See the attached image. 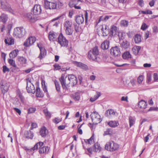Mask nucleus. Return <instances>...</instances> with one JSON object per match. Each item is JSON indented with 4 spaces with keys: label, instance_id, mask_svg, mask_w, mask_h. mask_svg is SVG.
Returning <instances> with one entry per match:
<instances>
[{
    "label": "nucleus",
    "instance_id": "1",
    "mask_svg": "<svg viewBox=\"0 0 158 158\" xmlns=\"http://www.w3.org/2000/svg\"><path fill=\"white\" fill-rule=\"evenodd\" d=\"M99 52L97 47L93 48L92 50H90L88 52V56L91 60L97 62L99 58L98 56Z\"/></svg>",
    "mask_w": 158,
    "mask_h": 158
},
{
    "label": "nucleus",
    "instance_id": "2",
    "mask_svg": "<svg viewBox=\"0 0 158 158\" xmlns=\"http://www.w3.org/2000/svg\"><path fill=\"white\" fill-rule=\"evenodd\" d=\"M26 34L25 29L23 27H17L14 30L13 35L16 38H21Z\"/></svg>",
    "mask_w": 158,
    "mask_h": 158
},
{
    "label": "nucleus",
    "instance_id": "3",
    "mask_svg": "<svg viewBox=\"0 0 158 158\" xmlns=\"http://www.w3.org/2000/svg\"><path fill=\"white\" fill-rule=\"evenodd\" d=\"M59 80L63 89L65 90H68V88L70 86V81H69L68 76L62 75Z\"/></svg>",
    "mask_w": 158,
    "mask_h": 158
},
{
    "label": "nucleus",
    "instance_id": "4",
    "mask_svg": "<svg viewBox=\"0 0 158 158\" xmlns=\"http://www.w3.org/2000/svg\"><path fill=\"white\" fill-rule=\"evenodd\" d=\"M119 147V145L112 141L108 142L105 145V149L107 151L113 152Z\"/></svg>",
    "mask_w": 158,
    "mask_h": 158
},
{
    "label": "nucleus",
    "instance_id": "5",
    "mask_svg": "<svg viewBox=\"0 0 158 158\" xmlns=\"http://www.w3.org/2000/svg\"><path fill=\"white\" fill-rule=\"evenodd\" d=\"M93 123L97 124L100 123L102 121L100 116L96 111H94L90 115Z\"/></svg>",
    "mask_w": 158,
    "mask_h": 158
},
{
    "label": "nucleus",
    "instance_id": "6",
    "mask_svg": "<svg viewBox=\"0 0 158 158\" xmlns=\"http://www.w3.org/2000/svg\"><path fill=\"white\" fill-rule=\"evenodd\" d=\"M58 42L62 47L67 46L69 43L68 41L62 33H60L59 36Z\"/></svg>",
    "mask_w": 158,
    "mask_h": 158
},
{
    "label": "nucleus",
    "instance_id": "7",
    "mask_svg": "<svg viewBox=\"0 0 158 158\" xmlns=\"http://www.w3.org/2000/svg\"><path fill=\"white\" fill-rule=\"evenodd\" d=\"M35 40L36 38L35 37L33 36L30 37L24 42L23 45L26 47H29L32 45Z\"/></svg>",
    "mask_w": 158,
    "mask_h": 158
},
{
    "label": "nucleus",
    "instance_id": "8",
    "mask_svg": "<svg viewBox=\"0 0 158 158\" xmlns=\"http://www.w3.org/2000/svg\"><path fill=\"white\" fill-rule=\"evenodd\" d=\"M32 10L34 15H40L42 11L41 6L38 4L35 5L32 9Z\"/></svg>",
    "mask_w": 158,
    "mask_h": 158
},
{
    "label": "nucleus",
    "instance_id": "9",
    "mask_svg": "<svg viewBox=\"0 0 158 158\" xmlns=\"http://www.w3.org/2000/svg\"><path fill=\"white\" fill-rule=\"evenodd\" d=\"M147 105V102L143 100H141L138 104L139 107L143 110L144 113H147L148 111V110L146 109Z\"/></svg>",
    "mask_w": 158,
    "mask_h": 158
},
{
    "label": "nucleus",
    "instance_id": "10",
    "mask_svg": "<svg viewBox=\"0 0 158 158\" xmlns=\"http://www.w3.org/2000/svg\"><path fill=\"white\" fill-rule=\"evenodd\" d=\"M70 82V85L73 86L75 85L77 82V77L74 75L69 74L68 75Z\"/></svg>",
    "mask_w": 158,
    "mask_h": 158
},
{
    "label": "nucleus",
    "instance_id": "11",
    "mask_svg": "<svg viewBox=\"0 0 158 158\" xmlns=\"http://www.w3.org/2000/svg\"><path fill=\"white\" fill-rule=\"evenodd\" d=\"M57 3L48 2L44 3V6L46 9H54L56 8Z\"/></svg>",
    "mask_w": 158,
    "mask_h": 158
},
{
    "label": "nucleus",
    "instance_id": "12",
    "mask_svg": "<svg viewBox=\"0 0 158 158\" xmlns=\"http://www.w3.org/2000/svg\"><path fill=\"white\" fill-rule=\"evenodd\" d=\"M110 53L111 55L115 56H120L121 54L120 49L117 46L112 48L110 49Z\"/></svg>",
    "mask_w": 158,
    "mask_h": 158
},
{
    "label": "nucleus",
    "instance_id": "13",
    "mask_svg": "<svg viewBox=\"0 0 158 158\" xmlns=\"http://www.w3.org/2000/svg\"><path fill=\"white\" fill-rule=\"evenodd\" d=\"M1 88L2 93L4 94L8 90L9 85L4 81H1L0 82Z\"/></svg>",
    "mask_w": 158,
    "mask_h": 158
},
{
    "label": "nucleus",
    "instance_id": "14",
    "mask_svg": "<svg viewBox=\"0 0 158 158\" xmlns=\"http://www.w3.org/2000/svg\"><path fill=\"white\" fill-rule=\"evenodd\" d=\"M25 17L31 22H34L37 20V18L31 13H28L25 15Z\"/></svg>",
    "mask_w": 158,
    "mask_h": 158
},
{
    "label": "nucleus",
    "instance_id": "15",
    "mask_svg": "<svg viewBox=\"0 0 158 158\" xmlns=\"http://www.w3.org/2000/svg\"><path fill=\"white\" fill-rule=\"evenodd\" d=\"M118 32L117 27L114 25H113L111 27L110 31V36H115L117 35Z\"/></svg>",
    "mask_w": 158,
    "mask_h": 158
},
{
    "label": "nucleus",
    "instance_id": "16",
    "mask_svg": "<svg viewBox=\"0 0 158 158\" xmlns=\"http://www.w3.org/2000/svg\"><path fill=\"white\" fill-rule=\"evenodd\" d=\"M48 134V130L45 127H43L40 128V134L42 137H45Z\"/></svg>",
    "mask_w": 158,
    "mask_h": 158
},
{
    "label": "nucleus",
    "instance_id": "17",
    "mask_svg": "<svg viewBox=\"0 0 158 158\" xmlns=\"http://www.w3.org/2000/svg\"><path fill=\"white\" fill-rule=\"evenodd\" d=\"M75 20L77 24H80L84 22V18L83 15H77L75 17Z\"/></svg>",
    "mask_w": 158,
    "mask_h": 158
},
{
    "label": "nucleus",
    "instance_id": "18",
    "mask_svg": "<svg viewBox=\"0 0 158 158\" xmlns=\"http://www.w3.org/2000/svg\"><path fill=\"white\" fill-rule=\"evenodd\" d=\"M4 42L6 44L8 45H13L14 44V40L12 37H6L5 39Z\"/></svg>",
    "mask_w": 158,
    "mask_h": 158
},
{
    "label": "nucleus",
    "instance_id": "19",
    "mask_svg": "<svg viewBox=\"0 0 158 158\" xmlns=\"http://www.w3.org/2000/svg\"><path fill=\"white\" fill-rule=\"evenodd\" d=\"M57 34L54 31H51L48 34V39L50 41H54V39L56 38Z\"/></svg>",
    "mask_w": 158,
    "mask_h": 158
},
{
    "label": "nucleus",
    "instance_id": "20",
    "mask_svg": "<svg viewBox=\"0 0 158 158\" xmlns=\"http://www.w3.org/2000/svg\"><path fill=\"white\" fill-rule=\"evenodd\" d=\"M24 135L26 138L32 139L34 136V134L30 131H26L24 132Z\"/></svg>",
    "mask_w": 158,
    "mask_h": 158
},
{
    "label": "nucleus",
    "instance_id": "21",
    "mask_svg": "<svg viewBox=\"0 0 158 158\" xmlns=\"http://www.w3.org/2000/svg\"><path fill=\"white\" fill-rule=\"evenodd\" d=\"M115 112L112 109H110L106 110L105 112V115L107 117H110V116H114L115 114Z\"/></svg>",
    "mask_w": 158,
    "mask_h": 158
},
{
    "label": "nucleus",
    "instance_id": "22",
    "mask_svg": "<svg viewBox=\"0 0 158 158\" xmlns=\"http://www.w3.org/2000/svg\"><path fill=\"white\" fill-rule=\"evenodd\" d=\"M109 41L107 40H105L101 44V48L103 50H106L109 47Z\"/></svg>",
    "mask_w": 158,
    "mask_h": 158
},
{
    "label": "nucleus",
    "instance_id": "23",
    "mask_svg": "<svg viewBox=\"0 0 158 158\" xmlns=\"http://www.w3.org/2000/svg\"><path fill=\"white\" fill-rule=\"evenodd\" d=\"M36 96L37 97L42 98L44 96V94L41 91L39 85L36 87Z\"/></svg>",
    "mask_w": 158,
    "mask_h": 158
},
{
    "label": "nucleus",
    "instance_id": "24",
    "mask_svg": "<svg viewBox=\"0 0 158 158\" xmlns=\"http://www.w3.org/2000/svg\"><path fill=\"white\" fill-rule=\"evenodd\" d=\"M40 51V53L38 56V58L41 60L45 57L46 55L47 52L44 48H41Z\"/></svg>",
    "mask_w": 158,
    "mask_h": 158
},
{
    "label": "nucleus",
    "instance_id": "25",
    "mask_svg": "<svg viewBox=\"0 0 158 158\" xmlns=\"http://www.w3.org/2000/svg\"><path fill=\"white\" fill-rule=\"evenodd\" d=\"M101 149L100 144L98 143H95L93 147V151L95 152H99L101 150Z\"/></svg>",
    "mask_w": 158,
    "mask_h": 158
},
{
    "label": "nucleus",
    "instance_id": "26",
    "mask_svg": "<svg viewBox=\"0 0 158 158\" xmlns=\"http://www.w3.org/2000/svg\"><path fill=\"white\" fill-rule=\"evenodd\" d=\"M75 64L77 66L81 67L83 69L86 70L88 68L87 66L86 65L81 62L75 61Z\"/></svg>",
    "mask_w": 158,
    "mask_h": 158
},
{
    "label": "nucleus",
    "instance_id": "27",
    "mask_svg": "<svg viewBox=\"0 0 158 158\" xmlns=\"http://www.w3.org/2000/svg\"><path fill=\"white\" fill-rule=\"evenodd\" d=\"M108 124L111 127H115L118 125L119 123L117 121H110L108 123Z\"/></svg>",
    "mask_w": 158,
    "mask_h": 158
},
{
    "label": "nucleus",
    "instance_id": "28",
    "mask_svg": "<svg viewBox=\"0 0 158 158\" xmlns=\"http://www.w3.org/2000/svg\"><path fill=\"white\" fill-rule=\"evenodd\" d=\"M49 150V148L48 147H43L40 148L39 150V152L40 153H48Z\"/></svg>",
    "mask_w": 158,
    "mask_h": 158
},
{
    "label": "nucleus",
    "instance_id": "29",
    "mask_svg": "<svg viewBox=\"0 0 158 158\" xmlns=\"http://www.w3.org/2000/svg\"><path fill=\"white\" fill-rule=\"evenodd\" d=\"M81 2L80 0H72L69 3V6L71 7H72L77 5L79 2Z\"/></svg>",
    "mask_w": 158,
    "mask_h": 158
},
{
    "label": "nucleus",
    "instance_id": "30",
    "mask_svg": "<svg viewBox=\"0 0 158 158\" xmlns=\"http://www.w3.org/2000/svg\"><path fill=\"white\" fill-rule=\"evenodd\" d=\"M72 22L69 20L66 21L64 23V29L72 27Z\"/></svg>",
    "mask_w": 158,
    "mask_h": 158
},
{
    "label": "nucleus",
    "instance_id": "31",
    "mask_svg": "<svg viewBox=\"0 0 158 158\" xmlns=\"http://www.w3.org/2000/svg\"><path fill=\"white\" fill-rule=\"evenodd\" d=\"M140 48L141 47L140 46H135L133 48L132 51L134 54L136 55L138 54Z\"/></svg>",
    "mask_w": 158,
    "mask_h": 158
},
{
    "label": "nucleus",
    "instance_id": "32",
    "mask_svg": "<svg viewBox=\"0 0 158 158\" xmlns=\"http://www.w3.org/2000/svg\"><path fill=\"white\" fill-rule=\"evenodd\" d=\"M80 93L76 92L74 94L72 95V97L75 100L79 101L80 98Z\"/></svg>",
    "mask_w": 158,
    "mask_h": 158
},
{
    "label": "nucleus",
    "instance_id": "33",
    "mask_svg": "<svg viewBox=\"0 0 158 158\" xmlns=\"http://www.w3.org/2000/svg\"><path fill=\"white\" fill-rule=\"evenodd\" d=\"M65 33L67 35H71L73 31V27L65 29Z\"/></svg>",
    "mask_w": 158,
    "mask_h": 158
},
{
    "label": "nucleus",
    "instance_id": "34",
    "mask_svg": "<svg viewBox=\"0 0 158 158\" xmlns=\"http://www.w3.org/2000/svg\"><path fill=\"white\" fill-rule=\"evenodd\" d=\"M8 19L7 15L4 14H2L0 16V21L4 23H5Z\"/></svg>",
    "mask_w": 158,
    "mask_h": 158
},
{
    "label": "nucleus",
    "instance_id": "35",
    "mask_svg": "<svg viewBox=\"0 0 158 158\" xmlns=\"http://www.w3.org/2000/svg\"><path fill=\"white\" fill-rule=\"evenodd\" d=\"M135 43L138 44L141 41V37L140 35L136 34L135 36Z\"/></svg>",
    "mask_w": 158,
    "mask_h": 158
},
{
    "label": "nucleus",
    "instance_id": "36",
    "mask_svg": "<svg viewBox=\"0 0 158 158\" xmlns=\"http://www.w3.org/2000/svg\"><path fill=\"white\" fill-rule=\"evenodd\" d=\"M54 82L56 90L58 92H60V86L59 82L56 80H55L54 81Z\"/></svg>",
    "mask_w": 158,
    "mask_h": 158
},
{
    "label": "nucleus",
    "instance_id": "37",
    "mask_svg": "<svg viewBox=\"0 0 158 158\" xmlns=\"http://www.w3.org/2000/svg\"><path fill=\"white\" fill-rule=\"evenodd\" d=\"M129 45V43L127 40H124L121 44V46L124 48H127Z\"/></svg>",
    "mask_w": 158,
    "mask_h": 158
},
{
    "label": "nucleus",
    "instance_id": "38",
    "mask_svg": "<svg viewBox=\"0 0 158 158\" xmlns=\"http://www.w3.org/2000/svg\"><path fill=\"white\" fill-rule=\"evenodd\" d=\"M113 133L112 130L111 128H107L106 129V131H104V135H112Z\"/></svg>",
    "mask_w": 158,
    "mask_h": 158
},
{
    "label": "nucleus",
    "instance_id": "39",
    "mask_svg": "<svg viewBox=\"0 0 158 158\" xmlns=\"http://www.w3.org/2000/svg\"><path fill=\"white\" fill-rule=\"evenodd\" d=\"M85 142L88 143L90 144H91L93 143V142H94V134H93L90 139H87L86 140H85Z\"/></svg>",
    "mask_w": 158,
    "mask_h": 158
},
{
    "label": "nucleus",
    "instance_id": "40",
    "mask_svg": "<svg viewBox=\"0 0 158 158\" xmlns=\"http://www.w3.org/2000/svg\"><path fill=\"white\" fill-rule=\"evenodd\" d=\"M135 119L134 117L130 116L129 117V123L130 127H131L135 123Z\"/></svg>",
    "mask_w": 158,
    "mask_h": 158
},
{
    "label": "nucleus",
    "instance_id": "41",
    "mask_svg": "<svg viewBox=\"0 0 158 158\" xmlns=\"http://www.w3.org/2000/svg\"><path fill=\"white\" fill-rule=\"evenodd\" d=\"M18 52V51L17 52L16 50H14L10 53L9 54L10 57L12 58H15L17 56Z\"/></svg>",
    "mask_w": 158,
    "mask_h": 158
},
{
    "label": "nucleus",
    "instance_id": "42",
    "mask_svg": "<svg viewBox=\"0 0 158 158\" xmlns=\"http://www.w3.org/2000/svg\"><path fill=\"white\" fill-rule=\"evenodd\" d=\"M26 89L28 93H34L35 92V87L33 84H32V87H30V86L29 87H27Z\"/></svg>",
    "mask_w": 158,
    "mask_h": 158
},
{
    "label": "nucleus",
    "instance_id": "43",
    "mask_svg": "<svg viewBox=\"0 0 158 158\" xmlns=\"http://www.w3.org/2000/svg\"><path fill=\"white\" fill-rule=\"evenodd\" d=\"M122 57L124 59H126L131 58V55L128 52L124 53L122 55Z\"/></svg>",
    "mask_w": 158,
    "mask_h": 158
},
{
    "label": "nucleus",
    "instance_id": "44",
    "mask_svg": "<svg viewBox=\"0 0 158 158\" xmlns=\"http://www.w3.org/2000/svg\"><path fill=\"white\" fill-rule=\"evenodd\" d=\"M43 113L47 118H50L51 116V114L49 112L47 109H44L43 110Z\"/></svg>",
    "mask_w": 158,
    "mask_h": 158
},
{
    "label": "nucleus",
    "instance_id": "45",
    "mask_svg": "<svg viewBox=\"0 0 158 158\" xmlns=\"http://www.w3.org/2000/svg\"><path fill=\"white\" fill-rule=\"evenodd\" d=\"M109 18V16H105L104 17L103 16H101L99 19V22L101 21H106Z\"/></svg>",
    "mask_w": 158,
    "mask_h": 158
},
{
    "label": "nucleus",
    "instance_id": "46",
    "mask_svg": "<svg viewBox=\"0 0 158 158\" xmlns=\"http://www.w3.org/2000/svg\"><path fill=\"white\" fill-rule=\"evenodd\" d=\"M18 60L22 64H25L26 62V59L22 57H19Z\"/></svg>",
    "mask_w": 158,
    "mask_h": 158
},
{
    "label": "nucleus",
    "instance_id": "47",
    "mask_svg": "<svg viewBox=\"0 0 158 158\" xmlns=\"http://www.w3.org/2000/svg\"><path fill=\"white\" fill-rule=\"evenodd\" d=\"M1 8L5 10H10L11 8L9 7V6H7L6 5L3 4V2H2L1 4Z\"/></svg>",
    "mask_w": 158,
    "mask_h": 158
},
{
    "label": "nucleus",
    "instance_id": "48",
    "mask_svg": "<svg viewBox=\"0 0 158 158\" xmlns=\"http://www.w3.org/2000/svg\"><path fill=\"white\" fill-rule=\"evenodd\" d=\"M120 24L122 26L127 27L128 24V22L127 20H123L121 21Z\"/></svg>",
    "mask_w": 158,
    "mask_h": 158
},
{
    "label": "nucleus",
    "instance_id": "49",
    "mask_svg": "<svg viewBox=\"0 0 158 158\" xmlns=\"http://www.w3.org/2000/svg\"><path fill=\"white\" fill-rule=\"evenodd\" d=\"M59 17H57L56 18H55V19H52L51 20V23L52 24L53 26H55L56 27H57L58 26V24L59 23V22H56L54 23H52L54 21L57 20L59 19Z\"/></svg>",
    "mask_w": 158,
    "mask_h": 158
},
{
    "label": "nucleus",
    "instance_id": "50",
    "mask_svg": "<svg viewBox=\"0 0 158 158\" xmlns=\"http://www.w3.org/2000/svg\"><path fill=\"white\" fill-rule=\"evenodd\" d=\"M31 79L30 78H28L26 79V82H27V87H29L30 86V87H31V85L32 84V85L33 84L31 83Z\"/></svg>",
    "mask_w": 158,
    "mask_h": 158
},
{
    "label": "nucleus",
    "instance_id": "51",
    "mask_svg": "<svg viewBox=\"0 0 158 158\" xmlns=\"http://www.w3.org/2000/svg\"><path fill=\"white\" fill-rule=\"evenodd\" d=\"M102 31L103 36H106L108 34H109L110 31L104 30V27H103L102 28Z\"/></svg>",
    "mask_w": 158,
    "mask_h": 158
},
{
    "label": "nucleus",
    "instance_id": "52",
    "mask_svg": "<svg viewBox=\"0 0 158 158\" xmlns=\"http://www.w3.org/2000/svg\"><path fill=\"white\" fill-rule=\"evenodd\" d=\"M8 62L12 66L14 67H16V65L15 64V61L13 60L9 59Z\"/></svg>",
    "mask_w": 158,
    "mask_h": 158
},
{
    "label": "nucleus",
    "instance_id": "53",
    "mask_svg": "<svg viewBox=\"0 0 158 158\" xmlns=\"http://www.w3.org/2000/svg\"><path fill=\"white\" fill-rule=\"evenodd\" d=\"M143 77L142 75L139 76L137 78V81L138 83L140 84L143 80Z\"/></svg>",
    "mask_w": 158,
    "mask_h": 158
},
{
    "label": "nucleus",
    "instance_id": "54",
    "mask_svg": "<svg viewBox=\"0 0 158 158\" xmlns=\"http://www.w3.org/2000/svg\"><path fill=\"white\" fill-rule=\"evenodd\" d=\"M53 67H54V70L55 71L60 70L61 68V66L58 64H54L53 65Z\"/></svg>",
    "mask_w": 158,
    "mask_h": 158
},
{
    "label": "nucleus",
    "instance_id": "55",
    "mask_svg": "<svg viewBox=\"0 0 158 158\" xmlns=\"http://www.w3.org/2000/svg\"><path fill=\"white\" fill-rule=\"evenodd\" d=\"M36 109L35 108L32 107L29 108L28 110V114L34 113L36 110Z\"/></svg>",
    "mask_w": 158,
    "mask_h": 158
},
{
    "label": "nucleus",
    "instance_id": "56",
    "mask_svg": "<svg viewBox=\"0 0 158 158\" xmlns=\"http://www.w3.org/2000/svg\"><path fill=\"white\" fill-rule=\"evenodd\" d=\"M2 68L3 72L4 73H5L6 72H9L10 71V69L8 68L6 65L3 66Z\"/></svg>",
    "mask_w": 158,
    "mask_h": 158
},
{
    "label": "nucleus",
    "instance_id": "57",
    "mask_svg": "<svg viewBox=\"0 0 158 158\" xmlns=\"http://www.w3.org/2000/svg\"><path fill=\"white\" fill-rule=\"evenodd\" d=\"M148 25L145 23H143L141 27V29L143 30H145L148 28Z\"/></svg>",
    "mask_w": 158,
    "mask_h": 158
},
{
    "label": "nucleus",
    "instance_id": "58",
    "mask_svg": "<svg viewBox=\"0 0 158 158\" xmlns=\"http://www.w3.org/2000/svg\"><path fill=\"white\" fill-rule=\"evenodd\" d=\"M61 119H60L59 118H56L55 119L53 120V122L56 124L58 123L59 122L61 121Z\"/></svg>",
    "mask_w": 158,
    "mask_h": 158
},
{
    "label": "nucleus",
    "instance_id": "59",
    "mask_svg": "<svg viewBox=\"0 0 158 158\" xmlns=\"http://www.w3.org/2000/svg\"><path fill=\"white\" fill-rule=\"evenodd\" d=\"M158 110V107H151L149 109V111H157Z\"/></svg>",
    "mask_w": 158,
    "mask_h": 158
},
{
    "label": "nucleus",
    "instance_id": "60",
    "mask_svg": "<svg viewBox=\"0 0 158 158\" xmlns=\"http://www.w3.org/2000/svg\"><path fill=\"white\" fill-rule=\"evenodd\" d=\"M118 36L119 40L122 39L123 38V34H124L121 32H118Z\"/></svg>",
    "mask_w": 158,
    "mask_h": 158
},
{
    "label": "nucleus",
    "instance_id": "61",
    "mask_svg": "<svg viewBox=\"0 0 158 158\" xmlns=\"http://www.w3.org/2000/svg\"><path fill=\"white\" fill-rule=\"evenodd\" d=\"M37 127V125L36 123H32L30 128L31 130H32L33 128H36Z\"/></svg>",
    "mask_w": 158,
    "mask_h": 158
},
{
    "label": "nucleus",
    "instance_id": "62",
    "mask_svg": "<svg viewBox=\"0 0 158 158\" xmlns=\"http://www.w3.org/2000/svg\"><path fill=\"white\" fill-rule=\"evenodd\" d=\"M153 78L154 81H156L158 80V74L157 73H154Z\"/></svg>",
    "mask_w": 158,
    "mask_h": 158
},
{
    "label": "nucleus",
    "instance_id": "63",
    "mask_svg": "<svg viewBox=\"0 0 158 158\" xmlns=\"http://www.w3.org/2000/svg\"><path fill=\"white\" fill-rule=\"evenodd\" d=\"M13 109L16 112L18 113L19 115H20L21 114V111L19 109L16 108L14 107L13 108Z\"/></svg>",
    "mask_w": 158,
    "mask_h": 158
},
{
    "label": "nucleus",
    "instance_id": "64",
    "mask_svg": "<svg viewBox=\"0 0 158 158\" xmlns=\"http://www.w3.org/2000/svg\"><path fill=\"white\" fill-rule=\"evenodd\" d=\"M39 147V146L38 143H37L35 144V145H34V147L31 148V149L32 150L34 151L35 150L37 149Z\"/></svg>",
    "mask_w": 158,
    "mask_h": 158
}]
</instances>
